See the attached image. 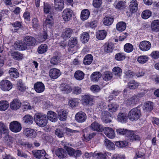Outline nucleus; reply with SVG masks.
<instances>
[{
    "label": "nucleus",
    "instance_id": "obj_17",
    "mask_svg": "<svg viewBox=\"0 0 159 159\" xmlns=\"http://www.w3.org/2000/svg\"><path fill=\"white\" fill-rule=\"evenodd\" d=\"M21 106V103L18 99H15L11 103L10 107L13 110H16L19 109Z\"/></svg>",
    "mask_w": 159,
    "mask_h": 159
},
{
    "label": "nucleus",
    "instance_id": "obj_10",
    "mask_svg": "<svg viewBox=\"0 0 159 159\" xmlns=\"http://www.w3.org/2000/svg\"><path fill=\"white\" fill-rule=\"evenodd\" d=\"M111 115L109 112L105 111L102 112L101 119L104 123H107L111 122Z\"/></svg>",
    "mask_w": 159,
    "mask_h": 159
},
{
    "label": "nucleus",
    "instance_id": "obj_39",
    "mask_svg": "<svg viewBox=\"0 0 159 159\" xmlns=\"http://www.w3.org/2000/svg\"><path fill=\"white\" fill-rule=\"evenodd\" d=\"M126 24L123 21L118 22L116 25V30L119 31H123L126 29Z\"/></svg>",
    "mask_w": 159,
    "mask_h": 159
},
{
    "label": "nucleus",
    "instance_id": "obj_31",
    "mask_svg": "<svg viewBox=\"0 0 159 159\" xmlns=\"http://www.w3.org/2000/svg\"><path fill=\"white\" fill-rule=\"evenodd\" d=\"M119 107V105L116 103H111L108 105V109L109 111L111 112H116Z\"/></svg>",
    "mask_w": 159,
    "mask_h": 159
},
{
    "label": "nucleus",
    "instance_id": "obj_36",
    "mask_svg": "<svg viewBox=\"0 0 159 159\" xmlns=\"http://www.w3.org/2000/svg\"><path fill=\"white\" fill-rule=\"evenodd\" d=\"M105 52L108 53L112 52L113 46L111 43H106L103 47Z\"/></svg>",
    "mask_w": 159,
    "mask_h": 159
},
{
    "label": "nucleus",
    "instance_id": "obj_63",
    "mask_svg": "<svg viewBox=\"0 0 159 159\" xmlns=\"http://www.w3.org/2000/svg\"><path fill=\"white\" fill-rule=\"evenodd\" d=\"M32 26L34 29H37L39 27V22L37 18H34L32 20Z\"/></svg>",
    "mask_w": 159,
    "mask_h": 159
},
{
    "label": "nucleus",
    "instance_id": "obj_26",
    "mask_svg": "<svg viewBox=\"0 0 159 159\" xmlns=\"http://www.w3.org/2000/svg\"><path fill=\"white\" fill-rule=\"evenodd\" d=\"M114 21V18L111 16H106L103 20V24L106 26H109L112 24Z\"/></svg>",
    "mask_w": 159,
    "mask_h": 159
},
{
    "label": "nucleus",
    "instance_id": "obj_61",
    "mask_svg": "<svg viewBox=\"0 0 159 159\" xmlns=\"http://www.w3.org/2000/svg\"><path fill=\"white\" fill-rule=\"evenodd\" d=\"M15 46L16 49L18 50H24L27 48V47L25 45H24L23 43H16Z\"/></svg>",
    "mask_w": 159,
    "mask_h": 159
},
{
    "label": "nucleus",
    "instance_id": "obj_21",
    "mask_svg": "<svg viewBox=\"0 0 159 159\" xmlns=\"http://www.w3.org/2000/svg\"><path fill=\"white\" fill-rule=\"evenodd\" d=\"M46 116L48 120L52 122H56L57 120V114L52 111H48Z\"/></svg>",
    "mask_w": 159,
    "mask_h": 159
},
{
    "label": "nucleus",
    "instance_id": "obj_25",
    "mask_svg": "<svg viewBox=\"0 0 159 159\" xmlns=\"http://www.w3.org/2000/svg\"><path fill=\"white\" fill-rule=\"evenodd\" d=\"M11 56L13 59L18 61L21 60L24 58L23 54L18 51L12 52Z\"/></svg>",
    "mask_w": 159,
    "mask_h": 159
},
{
    "label": "nucleus",
    "instance_id": "obj_2",
    "mask_svg": "<svg viewBox=\"0 0 159 159\" xmlns=\"http://www.w3.org/2000/svg\"><path fill=\"white\" fill-rule=\"evenodd\" d=\"M34 121L36 124L41 127L45 126L47 123L48 120L46 115L41 113H38L34 116Z\"/></svg>",
    "mask_w": 159,
    "mask_h": 159
},
{
    "label": "nucleus",
    "instance_id": "obj_45",
    "mask_svg": "<svg viewBox=\"0 0 159 159\" xmlns=\"http://www.w3.org/2000/svg\"><path fill=\"white\" fill-rule=\"evenodd\" d=\"M9 106V104L7 101H0V111H5L7 109Z\"/></svg>",
    "mask_w": 159,
    "mask_h": 159
},
{
    "label": "nucleus",
    "instance_id": "obj_27",
    "mask_svg": "<svg viewBox=\"0 0 159 159\" xmlns=\"http://www.w3.org/2000/svg\"><path fill=\"white\" fill-rule=\"evenodd\" d=\"M102 76V74L99 72H94L91 75L90 79L92 81L94 82H98Z\"/></svg>",
    "mask_w": 159,
    "mask_h": 159
},
{
    "label": "nucleus",
    "instance_id": "obj_56",
    "mask_svg": "<svg viewBox=\"0 0 159 159\" xmlns=\"http://www.w3.org/2000/svg\"><path fill=\"white\" fill-rule=\"evenodd\" d=\"M63 2H57L56 4H54V7L55 9L57 11H61L64 7Z\"/></svg>",
    "mask_w": 159,
    "mask_h": 159
},
{
    "label": "nucleus",
    "instance_id": "obj_1",
    "mask_svg": "<svg viewBox=\"0 0 159 159\" xmlns=\"http://www.w3.org/2000/svg\"><path fill=\"white\" fill-rule=\"evenodd\" d=\"M116 131L117 134L120 135H126L128 138V139L130 140H139L140 139L139 136L135 134L133 131L125 129L120 128L117 129Z\"/></svg>",
    "mask_w": 159,
    "mask_h": 159
},
{
    "label": "nucleus",
    "instance_id": "obj_5",
    "mask_svg": "<svg viewBox=\"0 0 159 159\" xmlns=\"http://www.w3.org/2000/svg\"><path fill=\"white\" fill-rule=\"evenodd\" d=\"M82 104L85 106H91L93 104V98L89 95H85L82 96Z\"/></svg>",
    "mask_w": 159,
    "mask_h": 159
},
{
    "label": "nucleus",
    "instance_id": "obj_6",
    "mask_svg": "<svg viewBox=\"0 0 159 159\" xmlns=\"http://www.w3.org/2000/svg\"><path fill=\"white\" fill-rule=\"evenodd\" d=\"M23 134L27 137L32 138L35 137L36 132L32 129L26 128L23 129Z\"/></svg>",
    "mask_w": 159,
    "mask_h": 159
},
{
    "label": "nucleus",
    "instance_id": "obj_55",
    "mask_svg": "<svg viewBox=\"0 0 159 159\" xmlns=\"http://www.w3.org/2000/svg\"><path fill=\"white\" fill-rule=\"evenodd\" d=\"M0 128L2 129L4 134H7L9 133V130L8 127L2 122H0Z\"/></svg>",
    "mask_w": 159,
    "mask_h": 159
},
{
    "label": "nucleus",
    "instance_id": "obj_50",
    "mask_svg": "<svg viewBox=\"0 0 159 159\" xmlns=\"http://www.w3.org/2000/svg\"><path fill=\"white\" fill-rule=\"evenodd\" d=\"M77 41L75 37L71 38L69 40L68 46L70 48H73L77 44Z\"/></svg>",
    "mask_w": 159,
    "mask_h": 159
},
{
    "label": "nucleus",
    "instance_id": "obj_48",
    "mask_svg": "<svg viewBox=\"0 0 159 159\" xmlns=\"http://www.w3.org/2000/svg\"><path fill=\"white\" fill-rule=\"evenodd\" d=\"M80 37V39L82 43H86L88 41L89 36L88 33H84L81 34Z\"/></svg>",
    "mask_w": 159,
    "mask_h": 159
},
{
    "label": "nucleus",
    "instance_id": "obj_7",
    "mask_svg": "<svg viewBox=\"0 0 159 159\" xmlns=\"http://www.w3.org/2000/svg\"><path fill=\"white\" fill-rule=\"evenodd\" d=\"M151 43L147 41H143L141 42L139 45V49L143 51H147L151 48Z\"/></svg>",
    "mask_w": 159,
    "mask_h": 159
},
{
    "label": "nucleus",
    "instance_id": "obj_59",
    "mask_svg": "<svg viewBox=\"0 0 159 159\" xmlns=\"http://www.w3.org/2000/svg\"><path fill=\"white\" fill-rule=\"evenodd\" d=\"M17 86L19 89H25L27 88L21 80H19L17 82Z\"/></svg>",
    "mask_w": 159,
    "mask_h": 159
},
{
    "label": "nucleus",
    "instance_id": "obj_20",
    "mask_svg": "<svg viewBox=\"0 0 159 159\" xmlns=\"http://www.w3.org/2000/svg\"><path fill=\"white\" fill-rule=\"evenodd\" d=\"M129 9L132 13L136 12L138 9V4L136 0H131L130 2Z\"/></svg>",
    "mask_w": 159,
    "mask_h": 159
},
{
    "label": "nucleus",
    "instance_id": "obj_52",
    "mask_svg": "<svg viewBox=\"0 0 159 159\" xmlns=\"http://www.w3.org/2000/svg\"><path fill=\"white\" fill-rule=\"evenodd\" d=\"M125 56L123 53H118L115 56V59L117 61H121L125 59Z\"/></svg>",
    "mask_w": 159,
    "mask_h": 159
},
{
    "label": "nucleus",
    "instance_id": "obj_60",
    "mask_svg": "<svg viewBox=\"0 0 159 159\" xmlns=\"http://www.w3.org/2000/svg\"><path fill=\"white\" fill-rule=\"evenodd\" d=\"M127 143L126 141H117L116 143V145L119 148H123L127 146Z\"/></svg>",
    "mask_w": 159,
    "mask_h": 159
},
{
    "label": "nucleus",
    "instance_id": "obj_28",
    "mask_svg": "<svg viewBox=\"0 0 159 159\" xmlns=\"http://www.w3.org/2000/svg\"><path fill=\"white\" fill-rule=\"evenodd\" d=\"M8 73L11 78H17L19 76V73L15 68H10Z\"/></svg>",
    "mask_w": 159,
    "mask_h": 159
},
{
    "label": "nucleus",
    "instance_id": "obj_46",
    "mask_svg": "<svg viewBox=\"0 0 159 159\" xmlns=\"http://www.w3.org/2000/svg\"><path fill=\"white\" fill-rule=\"evenodd\" d=\"M48 50V46L46 44H42L39 47L38 52L39 54H43L46 52Z\"/></svg>",
    "mask_w": 159,
    "mask_h": 159
},
{
    "label": "nucleus",
    "instance_id": "obj_57",
    "mask_svg": "<svg viewBox=\"0 0 159 159\" xmlns=\"http://www.w3.org/2000/svg\"><path fill=\"white\" fill-rule=\"evenodd\" d=\"M34 89H44L45 88L44 84L40 82H38L34 84Z\"/></svg>",
    "mask_w": 159,
    "mask_h": 159
},
{
    "label": "nucleus",
    "instance_id": "obj_44",
    "mask_svg": "<svg viewBox=\"0 0 159 159\" xmlns=\"http://www.w3.org/2000/svg\"><path fill=\"white\" fill-rule=\"evenodd\" d=\"M139 85L138 83L136 82L134 80H132L128 83L127 88H129L130 89H135L138 87Z\"/></svg>",
    "mask_w": 159,
    "mask_h": 159
},
{
    "label": "nucleus",
    "instance_id": "obj_35",
    "mask_svg": "<svg viewBox=\"0 0 159 159\" xmlns=\"http://www.w3.org/2000/svg\"><path fill=\"white\" fill-rule=\"evenodd\" d=\"M23 120L24 123L28 125H31L33 122V118L29 115H25L23 118Z\"/></svg>",
    "mask_w": 159,
    "mask_h": 159
},
{
    "label": "nucleus",
    "instance_id": "obj_8",
    "mask_svg": "<svg viewBox=\"0 0 159 159\" xmlns=\"http://www.w3.org/2000/svg\"><path fill=\"white\" fill-rule=\"evenodd\" d=\"M76 120L78 123H81L84 122L87 119L86 114L80 111L77 113L75 116Z\"/></svg>",
    "mask_w": 159,
    "mask_h": 159
},
{
    "label": "nucleus",
    "instance_id": "obj_3",
    "mask_svg": "<svg viewBox=\"0 0 159 159\" xmlns=\"http://www.w3.org/2000/svg\"><path fill=\"white\" fill-rule=\"evenodd\" d=\"M140 110L137 108H135L129 111L128 113V118L131 121H136L140 118Z\"/></svg>",
    "mask_w": 159,
    "mask_h": 159
},
{
    "label": "nucleus",
    "instance_id": "obj_51",
    "mask_svg": "<svg viewBox=\"0 0 159 159\" xmlns=\"http://www.w3.org/2000/svg\"><path fill=\"white\" fill-rule=\"evenodd\" d=\"M151 12L148 10H146L143 11L141 15L142 17L144 19H147L149 18L151 15Z\"/></svg>",
    "mask_w": 159,
    "mask_h": 159
},
{
    "label": "nucleus",
    "instance_id": "obj_4",
    "mask_svg": "<svg viewBox=\"0 0 159 159\" xmlns=\"http://www.w3.org/2000/svg\"><path fill=\"white\" fill-rule=\"evenodd\" d=\"M10 130L15 133H17L20 131L22 126L20 123L16 121L11 122L10 124Z\"/></svg>",
    "mask_w": 159,
    "mask_h": 159
},
{
    "label": "nucleus",
    "instance_id": "obj_22",
    "mask_svg": "<svg viewBox=\"0 0 159 159\" xmlns=\"http://www.w3.org/2000/svg\"><path fill=\"white\" fill-rule=\"evenodd\" d=\"M73 30L70 28H66L61 34V36L65 40L70 38L73 33Z\"/></svg>",
    "mask_w": 159,
    "mask_h": 159
},
{
    "label": "nucleus",
    "instance_id": "obj_30",
    "mask_svg": "<svg viewBox=\"0 0 159 159\" xmlns=\"http://www.w3.org/2000/svg\"><path fill=\"white\" fill-rule=\"evenodd\" d=\"M152 30L156 32H159V20H157L153 21L151 24Z\"/></svg>",
    "mask_w": 159,
    "mask_h": 159
},
{
    "label": "nucleus",
    "instance_id": "obj_14",
    "mask_svg": "<svg viewBox=\"0 0 159 159\" xmlns=\"http://www.w3.org/2000/svg\"><path fill=\"white\" fill-rule=\"evenodd\" d=\"M104 133L106 136L110 139L114 138L115 134L114 130L111 128L106 127L103 129Z\"/></svg>",
    "mask_w": 159,
    "mask_h": 159
},
{
    "label": "nucleus",
    "instance_id": "obj_33",
    "mask_svg": "<svg viewBox=\"0 0 159 159\" xmlns=\"http://www.w3.org/2000/svg\"><path fill=\"white\" fill-rule=\"evenodd\" d=\"M107 35V33L105 30H99L96 32V36L97 39L100 40L104 39Z\"/></svg>",
    "mask_w": 159,
    "mask_h": 159
},
{
    "label": "nucleus",
    "instance_id": "obj_12",
    "mask_svg": "<svg viewBox=\"0 0 159 159\" xmlns=\"http://www.w3.org/2000/svg\"><path fill=\"white\" fill-rule=\"evenodd\" d=\"M61 53L58 52H55L53 53V56L50 60L51 64L55 65L57 64L60 62Z\"/></svg>",
    "mask_w": 159,
    "mask_h": 159
},
{
    "label": "nucleus",
    "instance_id": "obj_29",
    "mask_svg": "<svg viewBox=\"0 0 159 159\" xmlns=\"http://www.w3.org/2000/svg\"><path fill=\"white\" fill-rule=\"evenodd\" d=\"M11 24L12 26L11 27L10 29L13 33L16 32L21 26L20 23L17 21Z\"/></svg>",
    "mask_w": 159,
    "mask_h": 159
},
{
    "label": "nucleus",
    "instance_id": "obj_40",
    "mask_svg": "<svg viewBox=\"0 0 159 159\" xmlns=\"http://www.w3.org/2000/svg\"><path fill=\"white\" fill-rule=\"evenodd\" d=\"M128 117L125 113H120L118 115L117 120L120 122L124 123L126 122Z\"/></svg>",
    "mask_w": 159,
    "mask_h": 159
},
{
    "label": "nucleus",
    "instance_id": "obj_16",
    "mask_svg": "<svg viewBox=\"0 0 159 159\" xmlns=\"http://www.w3.org/2000/svg\"><path fill=\"white\" fill-rule=\"evenodd\" d=\"M61 75L60 70L56 68L50 69L49 71L50 77L52 79H55L58 78Z\"/></svg>",
    "mask_w": 159,
    "mask_h": 159
},
{
    "label": "nucleus",
    "instance_id": "obj_54",
    "mask_svg": "<svg viewBox=\"0 0 159 159\" xmlns=\"http://www.w3.org/2000/svg\"><path fill=\"white\" fill-rule=\"evenodd\" d=\"M112 77L111 73L109 72H105L103 75V79L106 81H108L111 79Z\"/></svg>",
    "mask_w": 159,
    "mask_h": 159
},
{
    "label": "nucleus",
    "instance_id": "obj_23",
    "mask_svg": "<svg viewBox=\"0 0 159 159\" xmlns=\"http://www.w3.org/2000/svg\"><path fill=\"white\" fill-rule=\"evenodd\" d=\"M53 24L52 16V15H49L44 23V25L49 28H51Z\"/></svg>",
    "mask_w": 159,
    "mask_h": 159
},
{
    "label": "nucleus",
    "instance_id": "obj_11",
    "mask_svg": "<svg viewBox=\"0 0 159 159\" xmlns=\"http://www.w3.org/2000/svg\"><path fill=\"white\" fill-rule=\"evenodd\" d=\"M139 94L134 95L131 98H128L125 101V102L129 105H134L139 102Z\"/></svg>",
    "mask_w": 159,
    "mask_h": 159
},
{
    "label": "nucleus",
    "instance_id": "obj_64",
    "mask_svg": "<svg viewBox=\"0 0 159 159\" xmlns=\"http://www.w3.org/2000/svg\"><path fill=\"white\" fill-rule=\"evenodd\" d=\"M145 155L144 153L141 152L140 151H137L136 152L134 158L137 159L139 158H144L145 157Z\"/></svg>",
    "mask_w": 159,
    "mask_h": 159
},
{
    "label": "nucleus",
    "instance_id": "obj_41",
    "mask_svg": "<svg viewBox=\"0 0 159 159\" xmlns=\"http://www.w3.org/2000/svg\"><path fill=\"white\" fill-rule=\"evenodd\" d=\"M84 76V74L81 71L77 70L74 74L75 78L77 80H83Z\"/></svg>",
    "mask_w": 159,
    "mask_h": 159
},
{
    "label": "nucleus",
    "instance_id": "obj_19",
    "mask_svg": "<svg viewBox=\"0 0 159 159\" xmlns=\"http://www.w3.org/2000/svg\"><path fill=\"white\" fill-rule=\"evenodd\" d=\"M32 153L35 157L39 159L44 157L46 154V152L44 150L33 151Z\"/></svg>",
    "mask_w": 159,
    "mask_h": 159
},
{
    "label": "nucleus",
    "instance_id": "obj_58",
    "mask_svg": "<svg viewBox=\"0 0 159 159\" xmlns=\"http://www.w3.org/2000/svg\"><path fill=\"white\" fill-rule=\"evenodd\" d=\"M96 134L94 133H89L88 134L86 135L84 134L83 136L84 140L89 141Z\"/></svg>",
    "mask_w": 159,
    "mask_h": 159
},
{
    "label": "nucleus",
    "instance_id": "obj_9",
    "mask_svg": "<svg viewBox=\"0 0 159 159\" xmlns=\"http://www.w3.org/2000/svg\"><path fill=\"white\" fill-rule=\"evenodd\" d=\"M73 11L70 9L67 8L64 10L62 14L63 19L65 21H68L71 18Z\"/></svg>",
    "mask_w": 159,
    "mask_h": 159
},
{
    "label": "nucleus",
    "instance_id": "obj_53",
    "mask_svg": "<svg viewBox=\"0 0 159 159\" xmlns=\"http://www.w3.org/2000/svg\"><path fill=\"white\" fill-rule=\"evenodd\" d=\"M133 47L130 43H127L125 44L124 46V50L127 52H130L132 51Z\"/></svg>",
    "mask_w": 159,
    "mask_h": 159
},
{
    "label": "nucleus",
    "instance_id": "obj_32",
    "mask_svg": "<svg viewBox=\"0 0 159 159\" xmlns=\"http://www.w3.org/2000/svg\"><path fill=\"white\" fill-rule=\"evenodd\" d=\"M90 13L88 9L83 10L80 15V18L82 20H87L89 16Z\"/></svg>",
    "mask_w": 159,
    "mask_h": 159
},
{
    "label": "nucleus",
    "instance_id": "obj_13",
    "mask_svg": "<svg viewBox=\"0 0 159 159\" xmlns=\"http://www.w3.org/2000/svg\"><path fill=\"white\" fill-rule=\"evenodd\" d=\"M36 39L33 37L30 36H26L24 40L25 44L28 46H33L36 43Z\"/></svg>",
    "mask_w": 159,
    "mask_h": 159
},
{
    "label": "nucleus",
    "instance_id": "obj_62",
    "mask_svg": "<svg viewBox=\"0 0 159 159\" xmlns=\"http://www.w3.org/2000/svg\"><path fill=\"white\" fill-rule=\"evenodd\" d=\"M102 3V0H93V4L94 7L99 8Z\"/></svg>",
    "mask_w": 159,
    "mask_h": 159
},
{
    "label": "nucleus",
    "instance_id": "obj_38",
    "mask_svg": "<svg viewBox=\"0 0 159 159\" xmlns=\"http://www.w3.org/2000/svg\"><path fill=\"white\" fill-rule=\"evenodd\" d=\"M104 144L106 146V148L109 150H113L114 149V144L107 139H106L104 141Z\"/></svg>",
    "mask_w": 159,
    "mask_h": 159
},
{
    "label": "nucleus",
    "instance_id": "obj_43",
    "mask_svg": "<svg viewBox=\"0 0 159 159\" xmlns=\"http://www.w3.org/2000/svg\"><path fill=\"white\" fill-rule=\"evenodd\" d=\"M149 60V57L146 55H142L139 57L137 59V61L140 64H143L147 63Z\"/></svg>",
    "mask_w": 159,
    "mask_h": 159
},
{
    "label": "nucleus",
    "instance_id": "obj_37",
    "mask_svg": "<svg viewBox=\"0 0 159 159\" xmlns=\"http://www.w3.org/2000/svg\"><path fill=\"white\" fill-rule=\"evenodd\" d=\"M58 115L59 119L61 120L64 121L66 119L67 114L66 111H64L63 110H60L58 111Z\"/></svg>",
    "mask_w": 159,
    "mask_h": 159
},
{
    "label": "nucleus",
    "instance_id": "obj_49",
    "mask_svg": "<svg viewBox=\"0 0 159 159\" xmlns=\"http://www.w3.org/2000/svg\"><path fill=\"white\" fill-rule=\"evenodd\" d=\"M113 74L116 76L120 77L122 73L121 69L118 66L115 67L112 69Z\"/></svg>",
    "mask_w": 159,
    "mask_h": 159
},
{
    "label": "nucleus",
    "instance_id": "obj_18",
    "mask_svg": "<svg viewBox=\"0 0 159 159\" xmlns=\"http://www.w3.org/2000/svg\"><path fill=\"white\" fill-rule=\"evenodd\" d=\"M55 153L60 159L65 158L67 155L66 151L62 148H58L56 149L55 151Z\"/></svg>",
    "mask_w": 159,
    "mask_h": 159
},
{
    "label": "nucleus",
    "instance_id": "obj_47",
    "mask_svg": "<svg viewBox=\"0 0 159 159\" xmlns=\"http://www.w3.org/2000/svg\"><path fill=\"white\" fill-rule=\"evenodd\" d=\"M153 103L152 102L148 101L144 104V109L146 111H151L153 109Z\"/></svg>",
    "mask_w": 159,
    "mask_h": 159
},
{
    "label": "nucleus",
    "instance_id": "obj_42",
    "mask_svg": "<svg viewBox=\"0 0 159 159\" xmlns=\"http://www.w3.org/2000/svg\"><path fill=\"white\" fill-rule=\"evenodd\" d=\"M93 60V57L91 54H88L84 57L83 63L85 65L90 64Z\"/></svg>",
    "mask_w": 159,
    "mask_h": 159
},
{
    "label": "nucleus",
    "instance_id": "obj_24",
    "mask_svg": "<svg viewBox=\"0 0 159 159\" xmlns=\"http://www.w3.org/2000/svg\"><path fill=\"white\" fill-rule=\"evenodd\" d=\"M91 128L94 131L101 132L103 130V127L102 125L98 123L94 122L91 124Z\"/></svg>",
    "mask_w": 159,
    "mask_h": 159
},
{
    "label": "nucleus",
    "instance_id": "obj_15",
    "mask_svg": "<svg viewBox=\"0 0 159 159\" xmlns=\"http://www.w3.org/2000/svg\"><path fill=\"white\" fill-rule=\"evenodd\" d=\"M12 87L11 82L7 80H2L0 82V88L4 89H11Z\"/></svg>",
    "mask_w": 159,
    "mask_h": 159
},
{
    "label": "nucleus",
    "instance_id": "obj_34",
    "mask_svg": "<svg viewBox=\"0 0 159 159\" xmlns=\"http://www.w3.org/2000/svg\"><path fill=\"white\" fill-rule=\"evenodd\" d=\"M125 2L123 1H116L114 4L115 8L117 9L121 10L125 8Z\"/></svg>",
    "mask_w": 159,
    "mask_h": 159
}]
</instances>
